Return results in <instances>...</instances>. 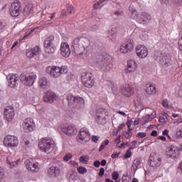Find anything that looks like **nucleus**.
I'll list each match as a JSON object with an SVG mask.
<instances>
[{
	"label": "nucleus",
	"mask_w": 182,
	"mask_h": 182,
	"mask_svg": "<svg viewBox=\"0 0 182 182\" xmlns=\"http://www.w3.org/2000/svg\"><path fill=\"white\" fill-rule=\"evenodd\" d=\"M89 46H90V41L84 36L77 37L72 43V48L75 55H82Z\"/></svg>",
	"instance_id": "f257e3e1"
},
{
	"label": "nucleus",
	"mask_w": 182,
	"mask_h": 182,
	"mask_svg": "<svg viewBox=\"0 0 182 182\" xmlns=\"http://www.w3.org/2000/svg\"><path fill=\"white\" fill-rule=\"evenodd\" d=\"M96 66L102 72H110L113 69V60L110 56L101 55L96 60Z\"/></svg>",
	"instance_id": "f03ea898"
},
{
	"label": "nucleus",
	"mask_w": 182,
	"mask_h": 182,
	"mask_svg": "<svg viewBox=\"0 0 182 182\" xmlns=\"http://www.w3.org/2000/svg\"><path fill=\"white\" fill-rule=\"evenodd\" d=\"M38 147H40L42 151L49 154V153H52L56 149V144L52 139L43 138L38 144Z\"/></svg>",
	"instance_id": "7ed1b4c3"
},
{
	"label": "nucleus",
	"mask_w": 182,
	"mask_h": 182,
	"mask_svg": "<svg viewBox=\"0 0 182 182\" xmlns=\"http://www.w3.org/2000/svg\"><path fill=\"white\" fill-rule=\"evenodd\" d=\"M68 66L63 65L59 66H49L47 68V73L50 75L54 79H58L62 75H66L68 73Z\"/></svg>",
	"instance_id": "20e7f679"
},
{
	"label": "nucleus",
	"mask_w": 182,
	"mask_h": 182,
	"mask_svg": "<svg viewBox=\"0 0 182 182\" xmlns=\"http://www.w3.org/2000/svg\"><path fill=\"white\" fill-rule=\"evenodd\" d=\"M81 80L85 87H88V89H90L95 86V77L91 73H82L81 75Z\"/></svg>",
	"instance_id": "39448f33"
},
{
	"label": "nucleus",
	"mask_w": 182,
	"mask_h": 182,
	"mask_svg": "<svg viewBox=\"0 0 182 182\" xmlns=\"http://www.w3.org/2000/svg\"><path fill=\"white\" fill-rule=\"evenodd\" d=\"M20 80L25 86H33V83H35V80H36V75L33 73L21 74L20 75Z\"/></svg>",
	"instance_id": "423d86ee"
},
{
	"label": "nucleus",
	"mask_w": 182,
	"mask_h": 182,
	"mask_svg": "<svg viewBox=\"0 0 182 182\" xmlns=\"http://www.w3.org/2000/svg\"><path fill=\"white\" fill-rule=\"evenodd\" d=\"M149 164L153 168H157L161 166V158L159 154L152 153L149 156Z\"/></svg>",
	"instance_id": "0eeeda50"
},
{
	"label": "nucleus",
	"mask_w": 182,
	"mask_h": 182,
	"mask_svg": "<svg viewBox=\"0 0 182 182\" xmlns=\"http://www.w3.org/2000/svg\"><path fill=\"white\" fill-rule=\"evenodd\" d=\"M4 144L7 147H18L19 140L17 136L14 135H7L4 139Z\"/></svg>",
	"instance_id": "6e6552de"
},
{
	"label": "nucleus",
	"mask_w": 182,
	"mask_h": 182,
	"mask_svg": "<svg viewBox=\"0 0 182 182\" xmlns=\"http://www.w3.org/2000/svg\"><path fill=\"white\" fill-rule=\"evenodd\" d=\"M90 140V132L86 128H82L79 131L78 135L77 136V141L78 143H82V141H89Z\"/></svg>",
	"instance_id": "1a4fd4ad"
},
{
	"label": "nucleus",
	"mask_w": 182,
	"mask_h": 182,
	"mask_svg": "<svg viewBox=\"0 0 182 182\" xmlns=\"http://www.w3.org/2000/svg\"><path fill=\"white\" fill-rule=\"evenodd\" d=\"M11 16L14 18H16L21 15V3L16 0L13 2L9 9Z\"/></svg>",
	"instance_id": "9d476101"
},
{
	"label": "nucleus",
	"mask_w": 182,
	"mask_h": 182,
	"mask_svg": "<svg viewBox=\"0 0 182 182\" xmlns=\"http://www.w3.org/2000/svg\"><path fill=\"white\" fill-rule=\"evenodd\" d=\"M22 126L23 129L26 133L33 132V129H35V122H33V119L27 118L24 119Z\"/></svg>",
	"instance_id": "9b49d317"
},
{
	"label": "nucleus",
	"mask_w": 182,
	"mask_h": 182,
	"mask_svg": "<svg viewBox=\"0 0 182 182\" xmlns=\"http://www.w3.org/2000/svg\"><path fill=\"white\" fill-rule=\"evenodd\" d=\"M25 166L31 173H38L39 171V164L32 162V159H26L25 161Z\"/></svg>",
	"instance_id": "f8f14e48"
},
{
	"label": "nucleus",
	"mask_w": 182,
	"mask_h": 182,
	"mask_svg": "<svg viewBox=\"0 0 182 182\" xmlns=\"http://www.w3.org/2000/svg\"><path fill=\"white\" fill-rule=\"evenodd\" d=\"M134 41L133 40H129L128 42L122 44L119 50L122 53H129V52H132L133 49H134Z\"/></svg>",
	"instance_id": "ddd939ff"
},
{
	"label": "nucleus",
	"mask_w": 182,
	"mask_h": 182,
	"mask_svg": "<svg viewBox=\"0 0 182 182\" xmlns=\"http://www.w3.org/2000/svg\"><path fill=\"white\" fill-rule=\"evenodd\" d=\"M178 151L179 149L177 146H174L173 145L167 146L166 149V156L167 157H169V159L177 158L178 156Z\"/></svg>",
	"instance_id": "4468645a"
},
{
	"label": "nucleus",
	"mask_w": 182,
	"mask_h": 182,
	"mask_svg": "<svg viewBox=\"0 0 182 182\" xmlns=\"http://www.w3.org/2000/svg\"><path fill=\"white\" fill-rule=\"evenodd\" d=\"M135 50L139 58H147V55H149V50H147V48L144 45H139L136 46Z\"/></svg>",
	"instance_id": "2eb2a0df"
},
{
	"label": "nucleus",
	"mask_w": 182,
	"mask_h": 182,
	"mask_svg": "<svg viewBox=\"0 0 182 182\" xmlns=\"http://www.w3.org/2000/svg\"><path fill=\"white\" fill-rule=\"evenodd\" d=\"M61 129L63 133L68 136H74V134L77 133V129H76V127L73 125H63Z\"/></svg>",
	"instance_id": "dca6fc26"
},
{
	"label": "nucleus",
	"mask_w": 182,
	"mask_h": 182,
	"mask_svg": "<svg viewBox=\"0 0 182 182\" xmlns=\"http://www.w3.org/2000/svg\"><path fill=\"white\" fill-rule=\"evenodd\" d=\"M4 116L7 122H12L14 117H15V109L11 106H8L4 109Z\"/></svg>",
	"instance_id": "f3484780"
},
{
	"label": "nucleus",
	"mask_w": 182,
	"mask_h": 182,
	"mask_svg": "<svg viewBox=\"0 0 182 182\" xmlns=\"http://www.w3.org/2000/svg\"><path fill=\"white\" fill-rule=\"evenodd\" d=\"M58 98V96H56V94L52 91H47L46 92V95L43 97V102L45 103H50L52 104L56 99Z\"/></svg>",
	"instance_id": "a211bd4d"
},
{
	"label": "nucleus",
	"mask_w": 182,
	"mask_h": 182,
	"mask_svg": "<svg viewBox=\"0 0 182 182\" xmlns=\"http://www.w3.org/2000/svg\"><path fill=\"white\" fill-rule=\"evenodd\" d=\"M60 55L64 58H69L70 55V47L68 43H62L60 44Z\"/></svg>",
	"instance_id": "6ab92c4d"
},
{
	"label": "nucleus",
	"mask_w": 182,
	"mask_h": 182,
	"mask_svg": "<svg viewBox=\"0 0 182 182\" xmlns=\"http://www.w3.org/2000/svg\"><path fill=\"white\" fill-rule=\"evenodd\" d=\"M7 79H9L8 86L10 87H16V86H18L19 77H18L17 74L9 75H8Z\"/></svg>",
	"instance_id": "aec40b11"
},
{
	"label": "nucleus",
	"mask_w": 182,
	"mask_h": 182,
	"mask_svg": "<svg viewBox=\"0 0 182 182\" xmlns=\"http://www.w3.org/2000/svg\"><path fill=\"white\" fill-rule=\"evenodd\" d=\"M40 53L41 48L38 46H36L34 48L27 49L26 55L27 58H35V56H38Z\"/></svg>",
	"instance_id": "412c9836"
},
{
	"label": "nucleus",
	"mask_w": 182,
	"mask_h": 182,
	"mask_svg": "<svg viewBox=\"0 0 182 182\" xmlns=\"http://www.w3.org/2000/svg\"><path fill=\"white\" fill-rule=\"evenodd\" d=\"M151 21V16L147 13H141L139 15L138 18V23H142L143 25H146V23H149Z\"/></svg>",
	"instance_id": "4be33fe9"
},
{
	"label": "nucleus",
	"mask_w": 182,
	"mask_h": 182,
	"mask_svg": "<svg viewBox=\"0 0 182 182\" xmlns=\"http://www.w3.org/2000/svg\"><path fill=\"white\" fill-rule=\"evenodd\" d=\"M137 69V63L134 60H129L127 61V68L125 70L126 73H132V72H134Z\"/></svg>",
	"instance_id": "5701e85b"
},
{
	"label": "nucleus",
	"mask_w": 182,
	"mask_h": 182,
	"mask_svg": "<svg viewBox=\"0 0 182 182\" xmlns=\"http://www.w3.org/2000/svg\"><path fill=\"white\" fill-rule=\"evenodd\" d=\"M121 92L124 96L127 97H130V96H133V93H134V90L132 88V87L129 85H125L121 88Z\"/></svg>",
	"instance_id": "b1692460"
},
{
	"label": "nucleus",
	"mask_w": 182,
	"mask_h": 182,
	"mask_svg": "<svg viewBox=\"0 0 182 182\" xmlns=\"http://www.w3.org/2000/svg\"><path fill=\"white\" fill-rule=\"evenodd\" d=\"M145 92L148 95H156L157 92V88L156 87V85H154V84L148 82L146 85Z\"/></svg>",
	"instance_id": "393cba45"
},
{
	"label": "nucleus",
	"mask_w": 182,
	"mask_h": 182,
	"mask_svg": "<svg viewBox=\"0 0 182 182\" xmlns=\"http://www.w3.org/2000/svg\"><path fill=\"white\" fill-rule=\"evenodd\" d=\"M159 62L163 66H168L171 65V56H170V54L163 55L161 58H159Z\"/></svg>",
	"instance_id": "a878e982"
},
{
	"label": "nucleus",
	"mask_w": 182,
	"mask_h": 182,
	"mask_svg": "<svg viewBox=\"0 0 182 182\" xmlns=\"http://www.w3.org/2000/svg\"><path fill=\"white\" fill-rule=\"evenodd\" d=\"M48 174L50 177H58L60 174V169L58 166H51L48 170Z\"/></svg>",
	"instance_id": "bb28decb"
},
{
	"label": "nucleus",
	"mask_w": 182,
	"mask_h": 182,
	"mask_svg": "<svg viewBox=\"0 0 182 182\" xmlns=\"http://www.w3.org/2000/svg\"><path fill=\"white\" fill-rule=\"evenodd\" d=\"M129 11L131 19H134V21H136V22H138L140 16L139 15V13H137L136 9H134L133 6H130L129 7Z\"/></svg>",
	"instance_id": "cd10ccee"
},
{
	"label": "nucleus",
	"mask_w": 182,
	"mask_h": 182,
	"mask_svg": "<svg viewBox=\"0 0 182 182\" xmlns=\"http://www.w3.org/2000/svg\"><path fill=\"white\" fill-rule=\"evenodd\" d=\"M73 107H75V109H83L85 107V100H83L80 97H76L75 102Z\"/></svg>",
	"instance_id": "c85d7f7f"
},
{
	"label": "nucleus",
	"mask_w": 182,
	"mask_h": 182,
	"mask_svg": "<svg viewBox=\"0 0 182 182\" xmlns=\"http://www.w3.org/2000/svg\"><path fill=\"white\" fill-rule=\"evenodd\" d=\"M117 33V29L116 27H112L110 30L107 32V38L111 40L112 42L116 41V34Z\"/></svg>",
	"instance_id": "c756f323"
},
{
	"label": "nucleus",
	"mask_w": 182,
	"mask_h": 182,
	"mask_svg": "<svg viewBox=\"0 0 182 182\" xmlns=\"http://www.w3.org/2000/svg\"><path fill=\"white\" fill-rule=\"evenodd\" d=\"M23 14L24 16H29V15L33 14V6L31 4L26 5L23 9Z\"/></svg>",
	"instance_id": "7c9ffc66"
},
{
	"label": "nucleus",
	"mask_w": 182,
	"mask_h": 182,
	"mask_svg": "<svg viewBox=\"0 0 182 182\" xmlns=\"http://www.w3.org/2000/svg\"><path fill=\"white\" fill-rule=\"evenodd\" d=\"M21 146H22V147H24V149H28V147H31L29 137L26 136H23L21 140Z\"/></svg>",
	"instance_id": "2f4dec72"
},
{
	"label": "nucleus",
	"mask_w": 182,
	"mask_h": 182,
	"mask_svg": "<svg viewBox=\"0 0 182 182\" xmlns=\"http://www.w3.org/2000/svg\"><path fill=\"white\" fill-rule=\"evenodd\" d=\"M38 85L41 89H46L48 87V79L45 77H40Z\"/></svg>",
	"instance_id": "473e14b6"
},
{
	"label": "nucleus",
	"mask_w": 182,
	"mask_h": 182,
	"mask_svg": "<svg viewBox=\"0 0 182 182\" xmlns=\"http://www.w3.org/2000/svg\"><path fill=\"white\" fill-rule=\"evenodd\" d=\"M141 164V161L139 159H136L132 164L131 170L134 172L136 173L137 171V169L139 168V166Z\"/></svg>",
	"instance_id": "72a5a7b5"
},
{
	"label": "nucleus",
	"mask_w": 182,
	"mask_h": 182,
	"mask_svg": "<svg viewBox=\"0 0 182 182\" xmlns=\"http://www.w3.org/2000/svg\"><path fill=\"white\" fill-rule=\"evenodd\" d=\"M44 50L46 53H55V50H56V47L53 45H44Z\"/></svg>",
	"instance_id": "f704fd0d"
},
{
	"label": "nucleus",
	"mask_w": 182,
	"mask_h": 182,
	"mask_svg": "<svg viewBox=\"0 0 182 182\" xmlns=\"http://www.w3.org/2000/svg\"><path fill=\"white\" fill-rule=\"evenodd\" d=\"M107 111L105 109L100 108L96 112V117L100 119V117H106Z\"/></svg>",
	"instance_id": "c9c22d12"
},
{
	"label": "nucleus",
	"mask_w": 182,
	"mask_h": 182,
	"mask_svg": "<svg viewBox=\"0 0 182 182\" xmlns=\"http://www.w3.org/2000/svg\"><path fill=\"white\" fill-rule=\"evenodd\" d=\"M67 100L68 102L69 106H72L73 107V105H75V102H76V97H73V95L68 94L67 95Z\"/></svg>",
	"instance_id": "e433bc0d"
},
{
	"label": "nucleus",
	"mask_w": 182,
	"mask_h": 182,
	"mask_svg": "<svg viewBox=\"0 0 182 182\" xmlns=\"http://www.w3.org/2000/svg\"><path fill=\"white\" fill-rule=\"evenodd\" d=\"M55 41V36H49L44 41V45H53V41Z\"/></svg>",
	"instance_id": "4c0bfd02"
},
{
	"label": "nucleus",
	"mask_w": 182,
	"mask_h": 182,
	"mask_svg": "<svg viewBox=\"0 0 182 182\" xmlns=\"http://www.w3.org/2000/svg\"><path fill=\"white\" fill-rule=\"evenodd\" d=\"M106 0H100L97 3L94 4L93 8L94 9H100L104 5H105V1Z\"/></svg>",
	"instance_id": "58836bf2"
},
{
	"label": "nucleus",
	"mask_w": 182,
	"mask_h": 182,
	"mask_svg": "<svg viewBox=\"0 0 182 182\" xmlns=\"http://www.w3.org/2000/svg\"><path fill=\"white\" fill-rule=\"evenodd\" d=\"M68 177L69 180H72L73 181H76L79 177L75 173V171H71L68 174Z\"/></svg>",
	"instance_id": "ea45409f"
},
{
	"label": "nucleus",
	"mask_w": 182,
	"mask_h": 182,
	"mask_svg": "<svg viewBox=\"0 0 182 182\" xmlns=\"http://www.w3.org/2000/svg\"><path fill=\"white\" fill-rule=\"evenodd\" d=\"M80 163H82V164H87V161H89L88 156H82L79 159Z\"/></svg>",
	"instance_id": "a19ab883"
},
{
	"label": "nucleus",
	"mask_w": 182,
	"mask_h": 182,
	"mask_svg": "<svg viewBox=\"0 0 182 182\" xmlns=\"http://www.w3.org/2000/svg\"><path fill=\"white\" fill-rule=\"evenodd\" d=\"M96 122L98 124H106V117H96Z\"/></svg>",
	"instance_id": "79ce46f5"
},
{
	"label": "nucleus",
	"mask_w": 182,
	"mask_h": 182,
	"mask_svg": "<svg viewBox=\"0 0 182 182\" xmlns=\"http://www.w3.org/2000/svg\"><path fill=\"white\" fill-rule=\"evenodd\" d=\"M108 144H109V139H106L102 143L100 147L98 149V151H102V150H104L105 147H106V146H107Z\"/></svg>",
	"instance_id": "37998d69"
},
{
	"label": "nucleus",
	"mask_w": 182,
	"mask_h": 182,
	"mask_svg": "<svg viewBox=\"0 0 182 182\" xmlns=\"http://www.w3.org/2000/svg\"><path fill=\"white\" fill-rule=\"evenodd\" d=\"M149 122H151V118L150 117V115H146L145 117L142 118L141 123L142 122L141 124H146V123H149Z\"/></svg>",
	"instance_id": "c03bdc74"
},
{
	"label": "nucleus",
	"mask_w": 182,
	"mask_h": 182,
	"mask_svg": "<svg viewBox=\"0 0 182 182\" xmlns=\"http://www.w3.org/2000/svg\"><path fill=\"white\" fill-rule=\"evenodd\" d=\"M167 115L162 114L159 117L160 123H167Z\"/></svg>",
	"instance_id": "a18cd8bd"
},
{
	"label": "nucleus",
	"mask_w": 182,
	"mask_h": 182,
	"mask_svg": "<svg viewBox=\"0 0 182 182\" xmlns=\"http://www.w3.org/2000/svg\"><path fill=\"white\" fill-rule=\"evenodd\" d=\"M77 171L80 174H85V173H87V169L83 166H79L77 168Z\"/></svg>",
	"instance_id": "49530a36"
},
{
	"label": "nucleus",
	"mask_w": 182,
	"mask_h": 182,
	"mask_svg": "<svg viewBox=\"0 0 182 182\" xmlns=\"http://www.w3.org/2000/svg\"><path fill=\"white\" fill-rule=\"evenodd\" d=\"M5 178V170L4 168L0 167V182Z\"/></svg>",
	"instance_id": "de8ad7c7"
},
{
	"label": "nucleus",
	"mask_w": 182,
	"mask_h": 182,
	"mask_svg": "<svg viewBox=\"0 0 182 182\" xmlns=\"http://www.w3.org/2000/svg\"><path fill=\"white\" fill-rule=\"evenodd\" d=\"M75 12V9L71 5L67 6V14H73Z\"/></svg>",
	"instance_id": "09e8293b"
},
{
	"label": "nucleus",
	"mask_w": 182,
	"mask_h": 182,
	"mask_svg": "<svg viewBox=\"0 0 182 182\" xmlns=\"http://www.w3.org/2000/svg\"><path fill=\"white\" fill-rule=\"evenodd\" d=\"M70 159H72V155H71L70 153H68L63 157V161H69V160H70Z\"/></svg>",
	"instance_id": "8fccbe9b"
},
{
	"label": "nucleus",
	"mask_w": 182,
	"mask_h": 182,
	"mask_svg": "<svg viewBox=\"0 0 182 182\" xmlns=\"http://www.w3.org/2000/svg\"><path fill=\"white\" fill-rule=\"evenodd\" d=\"M147 136V134L146 132H139L136 135V137L138 139H143L144 137H146Z\"/></svg>",
	"instance_id": "3c124183"
},
{
	"label": "nucleus",
	"mask_w": 182,
	"mask_h": 182,
	"mask_svg": "<svg viewBox=\"0 0 182 182\" xmlns=\"http://www.w3.org/2000/svg\"><path fill=\"white\" fill-rule=\"evenodd\" d=\"M172 2L177 6H182V0H172Z\"/></svg>",
	"instance_id": "603ef678"
},
{
	"label": "nucleus",
	"mask_w": 182,
	"mask_h": 182,
	"mask_svg": "<svg viewBox=\"0 0 182 182\" xmlns=\"http://www.w3.org/2000/svg\"><path fill=\"white\" fill-rule=\"evenodd\" d=\"M124 136L125 139H130V137H132V131L124 132Z\"/></svg>",
	"instance_id": "864d4df0"
},
{
	"label": "nucleus",
	"mask_w": 182,
	"mask_h": 182,
	"mask_svg": "<svg viewBox=\"0 0 182 182\" xmlns=\"http://www.w3.org/2000/svg\"><path fill=\"white\" fill-rule=\"evenodd\" d=\"M11 168H14L18 166V161H11V163L9 164Z\"/></svg>",
	"instance_id": "5fc2aeb1"
},
{
	"label": "nucleus",
	"mask_w": 182,
	"mask_h": 182,
	"mask_svg": "<svg viewBox=\"0 0 182 182\" xmlns=\"http://www.w3.org/2000/svg\"><path fill=\"white\" fill-rule=\"evenodd\" d=\"M178 46L179 50L182 52V36L178 39Z\"/></svg>",
	"instance_id": "6e6d98bb"
},
{
	"label": "nucleus",
	"mask_w": 182,
	"mask_h": 182,
	"mask_svg": "<svg viewBox=\"0 0 182 182\" xmlns=\"http://www.w3.org/2000/svg\"><path fill=\"white\" fill-rule=\"evenodd\" d=\"M131 150L132 149H129L127 151V153L124 155L125 159H129V157H132V151H131Z\"/></svg>",
	"instance_id": "4d7b16f0"
},
{
	"label": "nucleus",
	"mask_w": 182,
	"mask_h": 182,
	"mask_svg": "<svg viewBox=\"0 0 182 182\" xmlns=\"http://www.w3.org/2000/svg\"><path fill=\"white\" fill-rule=\"evenodd\" d=\"M69 164L71 166H73V167H75V168L79 167V164H77V162L75 161H70Z\"/></svg>",
	"instance_id": "13d9d810"
},
{
	"label": "nucleus",
	"mask_w": 182,
	"mask_h": 182,
	"mask_svg": "<svg viewBox=\"0 0 182 182\" xmlns=\"http://www.w3.org/2000/svg\"><path fill=\"white\" fill-rule=\"evenodd\" d=\"M119 178V173L117 172H114L112 175V180H117V178Z\"/></svg>",
	"instance_id": "bf43d9fd"
},
{
	"label": "nucleus",
	"mask_w": 182,
	"mask_h": 182,
	"mask_svg": "<svg viewBox=\"0 0 182 182\" xmlns=\"http://www.w3.org/2000/svg\"><path fill=\"white\" fill-rule=\"evenodd\" d=\"M91 140H92V141H93L94 143H96L97 141H99V136L93 135V136L91 137Z\"/></svg>",
	"instance_id": "052dcab7"
},
{
	"label": "nucleus",
	"mask_w": 182,
	"mask_h": 182,
	"mask_svg": "<svg viewBox=\"0 0 182 182\" xmlns=\"http://www.w3.org/2000/svg\"><path fill=\"white\" fill-rule=\"evenodd\" d=\"M132 145L131 146V147H129V150H133V149H136V144H137V141H133L132 142Z\"/></svg>",
	"instance_id": "680f3d73"
},
{
	"label": "nucleus",
	"mask_w": 182,
	"mask_h": 182,
	"mask_svg": "<svg viewBox=\"0 0 182 182\" xmlns=\"http://www.w3.org/2000/svg\"><path fill=\"white\" fill-rule=\"evenodd\" d=\"M162 105L164 106V107H168V100H164L162 101Z\"/></svg>",
	"instance_id": "e2e57ef3"
},
{
	"label": "nucleus",
	"mask_w": 182,
	"mask_h": 182,
	"mask_svg": "<svg viewBox=\"0 0 182 182\" xmlns=\"http://www.w3.org/2000/svg\"><path fill=\"white\" fill-rule=\"evenodd\" d=\"M114 15H115L116 16H122V15H123V11H117L114 12Z\"/></svg>",
	"instance_id": "0e129e2a"
},
{
	"label": "nucleus",
	"mask_w": 182,
	"mask_h": 182,
	"mask_svg": "<svg viewBox=\"0 0 182 182\" xmlns=\"http://www.w3.org/2000/svg\"><path fill=\"white\" fill-rule=\"evenodd\" d=\"M127 126L128 127V132H129V133H130V132H132V128H130L132 126V121H128L127 122Z\"/></svg>",
	"instance_id": "69168bd1"
},
{
	"label": "nucleus",
	"mask_w": 182,
	"mask_h": 182,
	"mask_svg": "<svg viewBox=\"0 0 182 182\" xmlns=\"http://www.w3.org/2000/svg\"><path fill=\"white\" fill-rule=\"evenodd\" d=\"M104 174H105V168H101L100 169V173H99L100 177L103 176Z\"/></svg>",
	"instance_id": "338daca9"
},
{
	"label": "nucleus",
	"mask_w": 182,
	"mask_h": 182,
	"mask_svg": "<svg viewBox=\"0 0 182 182\" xmlns=\"http://www.w3.org/2000/svg\"><path fill=\"white\" fill-rule=\"evenodd\" d=\"M176 135L178 136V137H179V139H182V129H179L176 132Z\"/></svg>",
	"instance_id": "774afa93"
}]
</instances>
